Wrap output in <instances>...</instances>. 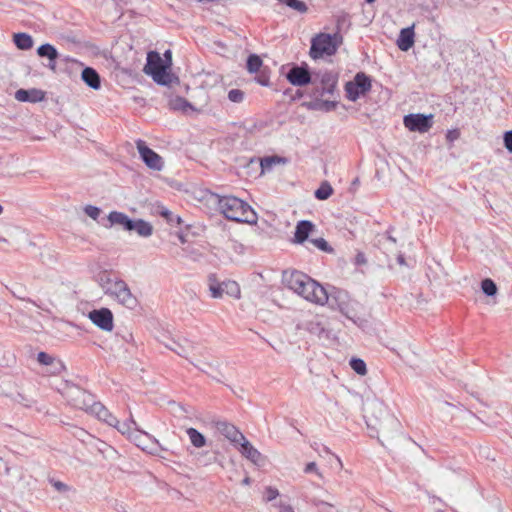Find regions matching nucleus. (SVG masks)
<instances>
[{
    "mask_svg": "<svg viewBox=\"0 0 512 512\" xmlns=\"http://www.w3.org/2000/svg\"><path fill=\"white\" fill-rule=\"evenodd\" d=\"M214 203L218 211L228 220L250 225L257 223V213L247 202L238 197L215 195Z\"/></svg>",
    "mask_w": 512,
    "mask_h": 512,
    "instance_id": "nucleus-1",
    "label": "nucleus"
},
{
    "mask_svg": "<svg viewBox=\"0 0 512 512\" xmlns=\"http://www.w3.org/2000/svg\"><path fill=\"white\" fill-rule=\"evenodd\" d=\"M284 281L289 289L310 302L324 304L328 301L325 289L302 272L285 273Z\"/></svg>",
    "mask_w": 512,
    "mask_h": 512,
    "instance_id": "nucleus-2",
    "label": "nucleus"
},
{
    "mask_svg": "<svg viewBox=\"0 0 512 512\" xmlns=\"http://www.w3.org/2000/svg\"><path fill=\"white\" fill-rule=\"evenodd\" d=\"M98 283L104 294L113 298L119 304L129 309H134L137 306L138 300L131 293L125 281L103 272L98 277Z\"/></svg>",
    "mask_w": 512,
    "mask_h": 512,
    "instance_id": "nucleus-3",
    "label": "nucleus"
},
{
    "mask_svg": "<svg viewBox=\"0 0 512 512\" xmlns=\"http://www.w3.org/2000/svg\"><path fill=\"white\" fill-rule=\"evenodd\" d=\"M143 71L160 85H171L174 81L178 82V78L170 72V66L156 51H150L147 54V63Z\"/></svg>",
    "mask_w": 512,
    "mask_h": 512,
    "instance_id": "nucleus-4",
    "label": "nucleus"
},
{
    "mask_svg": "<svg viewBox=\"0 0 512 512\" xmlns=\"http://www.w3.org/2000/svg\"><path fill=\"white\" fill-rule=\"evenodd\" d=\"M342 44V37L335 34L319 33L311 39L309 55L312 59L332 56Z\"/></svg>",
    "mask_w": 512,
    "mask_h": 512,
    "instance_id": "nucleus-5",
    "label": "nucleus"
},
{
    "mask_svg": "<svg viewBox=\"0 0 512 512\" xmlns=\"http://www.w3.org/2000/svg\"><path fill=\"white\" fill-rule=\"evenodd\" d=\"M189 362L218 382L223 378L221 362L206 350L194 348Z\"/></svg>",
    "mask_w": 512,
    "mask_h": 512,
    "instance_id": "nucleus-6",
    "label": "nucleus"
},
{
    "mask_svg": "<svg viewBox=\"0 0 512 512\" xmlns=\"http://www.w3.org/2000/svg\"><path fill=\"white\" fill-rule=\"evenodd\" d=\"M208 288L212 298L219 299L224 295L240 298V287L237 282L232 280L218 281L215 275H209L208 277Z\"/></svg>",
    "mask_w": 512,
    "mask_h": 512,
    "instance_id": "nucleus-7",
    "label": "nucleus"
},
{
    "mask_svg": "<svg viewBox=\"0 0 512 512\" xmlns=\"http://www.w3.org/2000/svg\"><path fill=\"white\" fill-rule=\"evenodd\" d=\"M66 397L73 407L88 413H92L93 406L98 403L94 401L91 394L76 386H72L68 389Z\"/></svg>",
    "mask_w": 512,
    "mask_h": 512,
    "instance_id": "nucleus-8",
    "label": "nucleus"
},
{
    "mask_svg": "<svg viewBox=\"0 0 512 512\" xmlns=\"http://www.w3.org/2000/svg\"><path fill=\"white\" fill-rule=\"evenodd\" d=\"M371 89V80L363 72H359L353 81L345 85L346 97L350 101H356L360 96L365 95Z\"/></svg>",
    "mask_w": 512,
    "mask_h": 512,
    "instance_id": "nucleus-9",
    "label": "nucleus"
},
{
    "mask_svg": "<svg viewBox=\"0 0 512 512\" xmlns=\"http://www.w3.org/2000/svg\"><path fill=\"white\" fill-rule=\"evenodd\" d=\"M368 427L371 431H375L378 434V439L390 440L400 429V422L394 416H388L379 423L372 424L368 422Z\"/></svg>",
    "mask_w": 512,
    "mask_h": 512,
    "instance_id": "nucleus-10",
    "label": "nucleus"
},
{
    "mask_svg": "<svg viewBox=\"0 0 512 512\" xmlns=\"http://www.w3.org/2000/svg\"><path fill=\"white\" fill-rule=\"evenodd\" d=\"M404 126L411 132L426 133L433 125V115L411 113L403 118Z\"/></svg>",
    "mask_w": 512,
    "mask_h": 512,
    "instance_id": "nucleus-11",
    "label": "nucleus"
},
{
    "mask_svg": "<svg viewBox=\"0 0 512 512\" xmlns=\"http://www.w3.org/2000/svg\"><path fill=\"white\" fill-rule=\"evenodd\" d=\"M137 150L144 163L153 170L160 171L163 167V161L160 155L150 149L143 140L136 142Z\"/></svg>",
    "mask_w": 512,
    "mask_h": 512,
    "instance_id": "nucleus-12",
    "label": "nucleus"
},
{
    "mask_svg": "<svg viewBox=\"0 0 512 512\" xmlns=\"http://www.w3.org/2000/svg\"><path fill=\"white\" fill-rule=\"evenodd\" d=\"M88 318L103 331L110 332L113 330V314L108 308L92 310L89 312Z\"/></svg>",
    "mask_w": 512,
    "mask_h": 512,
    "instance_id": "nucleus-13",
    "label": "nucleus"
},
{
    "mask_svg": "<svg viewBox=\"0 0 512 512\" xmlns=\"http://www.w3.org/2000/svg\"><path fill=\"white\" fill-rule=\"evenodd\" d=\"M239 452L243 457L259 468L264 467L268 462L267 457L256 449L247 439L240 443Z\"/></svg>",
    "mask_w": 512,
    "mask_h": 512,
    "instance_id": "nucleus-14",
    "label": "nucleus"
},
{
    "mask_svg": "<svg viewBox=\"0 0 512 512\" xmlns=\"http://www.w3.org/2000/svg\"><path fill=\"white\" fill-rule=\"evenodd\" d=\"M216 429L234 445H240L246 439L244 434L231 423L219 421L216 423Z\"/></svg>",
    "mask_w": 512,
    "mask_h": 512,
    "instance_id": "nucleus-15",
    "label": "nucleus"
},
{
    "mask_svg": "<svg viewBox=\"0 0 512 512\" xmlns=\"http://www.w3.org/2000/svg\"><path fill=\"white\" fill-rule=\"evenodd\" d=\"M287 79L294 86H305L311 82V75L307 69L295 66L288 72Z\"/></svg>",
    "mask_w": 512,
    "mask_h": 512,
    "instance_id": "nucleus-16",
    "label": "nucleus"
},
{
    "mask_svg": "<svg viewBox=\"0 0 512 512\" xmlns=\"http://www.w3.org/2000/svg\"><path fill=\"white\" fill-rule=\"evenodd\" d=\"M45 98V93L40 89H19L15 92V99L19 102L37 103Z\"/></svg>",
    "mask_w": 512,
    "mask_h": 512,
    "instance_id": "nucleus-17",
    "label": "nucleus"
},
{
    "mask_svg": "<svg viewBox=\"0 0 512 512\" xmlns=\"http://www.w3.org/2000/svg\"><path fill=\"white\" fill-rule=\"evenodd\" d=\"M168 105L170 109L174 111H180L184 114H191L196 111L191 103L180 96H171L168 100Z\"/></svg>",
    "mask_w": 512,
    "mask_h": 512,
    "instance_id": "nucleus-18",
    "label": "nucleus"
},
{
    "mask_svg": "<svg viewBox=\"0 0 512 512\" xmlns=\"http://www.w3.org/2000/svg\"><path fill=\"white\" fill-rule=\"evenodd\" d=\"M414 45V25L403 28L397 40V46L402 51H408Z\"/></svg>",
    "mask_w": 512,
    "mask_h": 512,
    "instance_id": "nucleus-19",
    "label": "nucleus"
},
{
    "mask_svg": "<svg viewBox=\"0 0 512 512\" xmlns=\"http://www.w3.org/2000/svg\"><path fill=\"white\" fill-rule=\"evenodd\" d=\"M107 218L111 226L118 225L126 231H131L133 220L126 214L118 211H112L109 213Z\"/></svg>",
    "mask_w": 512,
    "mask_h": 512,
    "instance_id": "nucleus-20",
    "label": "nucleus"
},
{
    "mask_svg": "<svg viewBox=\"0 0 512 512\" xmlns=\"http://www.w3.org/2000/svg\"><path fill=\"white\" fill-rule=\"evenodd\" d=\"M91 414L96 415L98 419L106 422L112 427H118L119 420L99 402L97 405L93 406V412Z\"/></svg>",
    "mask_w": 512,
    "mask_h": 512,
    "instance_id": "nucleus-21",
    "label": "nucleus"
},
{
    "mask_svg": "<svg viewBox=\"0 0 512 512\" xmlns=\"http://www.w3.org/2000/svg\"><path fill=\"white\" fill-rule=\"evenodd\" d=\"M313 228L314 225L310 221L303 220L298 222L294 234L295 242L301 244L307 240Z\"/></svg>",
    "mask_w": 512,
    "mask_h": 512,
    "instance_id": "nucleus-22",
    "label": "nucleus"
},
{
    "mask_svg": "<svg viewBox=\"0 0 512 512\" xmlns=\"http://www.w3.org/2000/svg\"><path fill=\"white\" fill-rule=\"evenodd\" d=\"M81 78L87 86L94 90H98L101 87L100 76L93 68L86 67L83 69Z\"/></svg>",
    "mask_w": 512,
    "mask_h": 512,
    "instance_id": "nucleus-23",
    "label": "nucleus"
},
{
    "mask_svg": "<svg viewBox=\"0 0 512 512\" xmlns=\"http://www.w3.org/2000/svg\"><path fill=\"white\" fill-rule=\"evenodd\" d=\"M37 360L42 365L52 366L53 369L51 373L53 374L60 373L64 369V365L60 360H56L45 352L38 353Z\"/></svg>",
    "mask_w": 512,
    "mask_h": 512,
    "instance_id": "nucleus-24",
    "label": "nucleus"
},
{
    "mask_svg": "<svg viewBox=\"0 0 512 512\" xmlns=\"http://www.w3.org/2000/svg\"><path fill=\"white\" fill-rule=\"evenodd\" d=\"M131 231H135L141 237H149L153 233V226L142 219L133 220Z\"/></svg>",
    "mask_w": 512,
    "mask_h": 512,
    "instance_id": "nucleus-25",
    "label": "nucleus"
},
{
    "mask_svg": "<svg viewBox=\"0 0 512 512\" xmlns=\"http://www.w3.org/2000/svg\"><path fill=\"white\" fill-rule=\"evenodd\" d=\"M129 439L142 450H152L148 444V441H150L149 435L143 431L135 430L133 434H129Z\"/></svg>",
    "mask_w": 512,
    "mask_h": 512,
    "instance_id": "nucleus-26",
    "label": "nucleus"
},
{
    "mask_svg": "<svg viewBox=\"0 0 512 512\" xmlns=\"http://www.w3.org/2000/svg\"><path fill=\"white\" fill-rule=\"evenodd\" d=\"M167 348L174 351L179 356L184 357L189 360L191 353L195 347L190 344L184 345L179 342L172 341V343L170 345H167Z\"/></svg>",
    "mask_w": 512,
    "mask_h": 512,
    "instance_id": "nucleus-27",
    "label": "nucleus"
},
{
    "mask_svg": "<svg viewBox=\"0 0 512 512\" xmlns=\"http://www.w3.org/2000/svg\"><path fill=\"white\" fill-rule=\"evenodd\" d=\"M186 433L189 437L191 444L195 448H202L206 445L205 436L202 433H200L197 429L190 427L186 430Z\"/></svg>",
    "mask_w": 512,
    "mask_h": 512,
    "instance_id": "nucleus-28",
    "label": "nucleus"
},
{
    "mask_svg": "<svg viewBox=\"0 0 512 512\" xmlns=\"http://www.w3.org/2000/svg\"><path fill=\"white\" fill-rule=\"evenodd\" d=\"M13 40L17 48L21 50H28L33 46V39L26 33H16L13 36Z\"/></svg>",
    "mask_w": 512,
    "mask_h": 512,
    "instance_id": "nucleus-29",
    "label": "nucleus"
},
{
    "mask_svg": "<svg viewBox=\"0 0 512 512\" xmlns=\"http://www.w3.org/2000/svg\"><path fill=\"white\" fill-rule=\"evenodd\" d=\"M37 53L40 57H47L50 61H56L58 58L57 50L48 43L38 47Z\"/></svg>",
    "mask_w": 512,
    "mask_h": 512,
    "instance_id": "nucleus-30",
    "label": "nucleus"
},
{
    "mask_svg": "<svg viewBox=\"0 0 512 512\" xmlns=\"http://www.w3.org/2000/svg\"><path fill=\"white\" fill-rule=\"evenodd\" d=\"M333 194V188L328 181H323L315 191V197L319 200H326Z\"/></svg>",
    "mask_w": 512,
    "mask_h": 512,
    "instance_id": "nucleus-31",
    "label": "nucleus"
},
{
    "mask_svg": "<svg viewBox=\"0 0 512 512\" xmlns=\"http://www.w3.org/2000/svg\"><path fill=\"white\" fill-rule=\"evenodd\" d=\"M136 422L130 418L128 421L118 424V427H115L121 434L126 435L129 438V434H133L136 428Z\"/></svg>",
    "mask_w": 512,
    "mask_h": 512,
    "instance_id": "nucleus-32",
    "label": "nucleus"
},
{
    "mask_svg": "<svg viewBox=\"0 0 512 512\" xmlns=\"http://www.w3.org/2000/svg\"><path fill=\"white\" fill-rule=\"evenodd\" d=\"M339 310L348 319L353 321V323L357 324L358 326L362 325L363 320L360 319L359 317H356V314L353 312L352 309L349 308L348 304H346V303L339 304Z\"/></svg>",
    "mask_w": 512,
    "mask_h": 512,
    "instance_id": "nucleus-33",
    "label": "nucleus"
},
{
    "mask_svg": "<svg viewBox=\"0 0 512 512\" xmlns=\"http://www.w3.org/2000/svg\"><path fill=\"white\" fill-rule=\"evenodd\" d=\"M262 66V60L261 58L256 55V54H252L248 57L247 59V70L250 72V73H256L259 71V69L261 68Z\"/></svg>",
    "mask_w": 512,
    "mask_h": 512,
    "instance_id": "nucleus-34",
    "label": "nucleus"
},
{
    "mask_svg": "<svg viewBox=\"0 0 512 512\" xmlns=\"http://www.w3.org/2000/svg\"><path fill=\"white\" fill-rule=\"evenodd\" d=\"M281 162H284V160L278 156L263 158L260 163L262 172L270 171L274 165Z\"/></svg>",
    "mask_w": 512,
    "mask_h": 512,
    "instance_id": "nucleus-35",
    "label": "nucleus"
},
{
    "mask_svg": "<svg viewBox=\"0 0 512 512\" xmlns=\"http://www.w3.org/2000/svg\"><path fill=\"white\" fill-rule=\"evenodd\" d=\"M351 368L359 375L364 376L367 373L366 363L359 358H353L350 361Z\"/></svg>",
    "mask_w": 512,
    "mask_h": 512,
    "instance_id": "nucleus-36",
    "label": "nucleus"
},
{
    "mask_svg": "<svg viewBox=\"0 0 512 512\" xmlns=\"http://www.w3.org/2000/svg\"><path fill=\"white\" fill-rule=\"evenodd\" d=\"M481 289L487 296H494L497 293L496 284L488 278L482 281Z\"/></svg>",
    "mask_w": 512,
    "mask_h": 512,
    "instance_id": "nucleus-37",
    "label": "nucleus"
},
{
    "mask_svg": "<svg viewBox=\"0 0 512 512\" xmlns=\"http://www.w3.org/2000/svg\"><path fill=\"white\" fill-rule=\"evenodd\" d=\"M283 3L299 13H305L308 10V7L305 4V2L301 0H284Z\"/></svg>",
    "mask_w": 512,
    "mask_h": 512,
    "instance_id": "nucleus-38",
    "label": "nucleus"
},
{
    "mask_svg": "<svg viewBox=\"0 0 512 512\" xmlns=\"http://www.w3.org/2000/svg\"><path fill=\"white\" fill-rule=\"evenodd\" d=\"M304 473H314L319 480H324L323 473L318 468V465L315 462H309L304 467Z\"/></svg>",
    "mask_w": 512,
    "mask_h": 512,
    "instance_id": "nucleus-39",
    "label": "nucleus"
},
{
    "mask_svg": "<svg viewBox=\"0 0 512 512\" xmlns=\"http://www.w3.org/2000/svg\"><path fill=\"white\" fill-rule=\"evenodd\" d=\"M279 490L275 487L268 486L265 488L264 491V501L265 502H272L279 496Z\"/></svg>",
    "mask_w": 512,
    "mask_h": 512,
    "instance_id": "nucleus-40",
    "label": "nucleus"
},
{
    "mask_svg": "<svg viewBox=\"0 0 512 512\" xmlns=\"http://www.w3.org/2000/svg\"><path fill=\"white\" fill-rule=\"evenodd\" d=\"M273 506L278 510V512H296L290 503L282 499L274 503Z\"/></svg>",
    "mask_w": 512,
    "mask_h": 512,
    "instance_id": "nucleus-41",
    "label": "nucleus"
},
{
    "mask_svg": "<svg viewBox=\"0 0 512 512\" xmlns=\"http://www.w3.org/2000/svg\"><path fill=\"white\" fill-rule=\"evenodd\" d=\"M160 215L171 224H173L174 222H176L177 224L181 223V218L179 216H174L173 213L166 208L161 209Z\"/></svg>",
    "mask_w": 512,
    "mask_h": 512,
    "instance_id": "nucleus-42",
    "label": "nucleus"
},
{
    "mask_svg": "<svg viewBox=\"0 0 512 512\" xmlns=\"http://www.w3.org/2000/svg\"><path fill=\"white\" fill-rule=\"evenodd\" d=\"M228 99L231 102L240 103L244 99V93L239 89H232L228 92Z\"/></svg>",
    "mask_w": 512,
    "mask_h": 512,
    "instance_id": "nucleus-43",
    "label": "nucleus"
},
{
    "mask_svg": "<svg viewBox=\"0 0 512 512\" xmlns=\"http://www.w3.org/2000/svg\"><path fill=\"white\" fill-rule=\"evenodd\" d=\"M84 212L86 213V215H88L93 220H97L98 217L100 216L101 210L96 206L87 205L84 208Z\"/></svg>",
    "mask_w": 512,
    "mask_h": 512,
    "instance_id": "nucleus-44",
    "label": "nucleus"
},
{
    "mask_svg": "<svg viewBox=\"0 0 512 512\" xmlns=\"http://www.w3.org/2000/svg\"><path fill=\"white\" fill-rule=\"evenodd\" d=\"M322 83L325 85L323 87V90H326L327 92H332V89L335 85V80L332 79V76L330 74H325L323 76Z\"/></svg>",
    "mask_w": 512,
    "mask_h": 512,
    "instance_id": "nucleus-45",
    "label": "nucleus"
},
{
    "mask_svg": "<svg viewBox=\"0 0 512 512\" xmlns=\"http://www.w3.org/2000/svg\"><path fill=\"white\" fill-rule=\"evenodd\" d=\"M311 242L313 243V245L315 247H317L318 249H320L322 251H328L329 250L328 243L323 238L313 239Z\"/></svg>",
    "mask_w": 512,
    "mask_h": 512,
    "instance_id": "nucleus-46",
    "label": "nucleus"
},
{
    "mask_svg": "<svg viewBox=\"0 0 512 512\" xmlns=\"http://www.w3.org/2000/svg\"><path fill=\"white\" fill-rule=\"evenodd\" d=\"M503 140L505 148L512 153V130L505 132Z\"/></svg>",
    "mask_w": 512,
    "mask_h": 512,
    "instance_id": "nucleus-47",
    "label": "nucleus"
},
{
    "mask_svg": "<svg viewBox=\"0 0 512 512\" xmlns=\"http://www.w3.org/2000/svg\"><path fill=\"white\" fill-rule=\"evenodd\" d=\"M459 136H460L459 131L455 129V130H449L447 135H446V138H447L448 141L453 142L456 139H458Z\"/></svg>",
    "mask_w": 512,
    "mask_h": 512,
    "instance_id": "nucleus-48",
    "label": "nucleus"
},
{
    "mask_svg": "<svg viewBox=\"0 0 512 512\" xmlns=\"http://www.w3.org/2000/svg\"><path fill=\"white\" fill-rule=\"evenodd\" d=\"M52 484H53L54 488L59 492H65L68 490L67 485L60 481H53Z\"/></svg>",
    "mask_w": 512,
    "mask_h": 512,
    "instance_id": "nucleus-49",
    "label": "nucleus"
},
{
    "mask_svg": "<svg viewBox=\"0 0 512 512\" xmlns=\"http://www.w3.org/2000/svg\"><path fill=\"white\" fill-rule=\"evenodd\" d=\"M366 257L362 252L357 253L355 257V263L356 265H364L366 264Z\"/></svg>",
    "mask_w": 512,
    "mask_h": 512,
    "instance_id": "nucleus-50",
    "label": "nucleus"
},
{
    "mask_svg": "<svg viewBox=\"0 0 512 512\" xmlns=\"http://www.w3.org/2000/svg\"><path fill=\"white\" fill-rule=\"evenodd\" d=\"M14 400L16 402H19V403H22L24 404L25 406H29L30 405V400H28L24 395L22 394H17V396L14 398Z\"/></svg>",
    "mask_w": 512,
    "mask_h": 512,
    "instance_id": "nucleus-51",
    "label": "nucleus"
},
{
    "mask_svg": "<svg viewBox=\"0 0 512 512\" xmlns=\"http://www.w3.org/2000/svg\"><path fill=\"white\" fill-rule=\"evenodd\" d=\"M439 502H440V499H438L436 497H433L431 499V504L433 505L435 512H446L445 510H441L436 507Z\"/></svg>",
    "mask_w": 512,
    "mask_h": 512,
    "instance_id": "nucleus-52",
    "label": "nucleus"
},
{
    "mask_svg": "<svg viewBox=\"0 0 512 512\" xmlns=\"http://www.w3.org/2000/svg\"><path fill=\"white\" fill-rule=\"evenodd\" d=\"M164 56L166 58V63L171 66V61H172V58H171V52L170 50H167L165 53H164Z\"/></svg>",
    "mask_w": 512,
    "mask_h": 512,
    "instance_id": "nucleus-53",
    "label": "nucleus"
},
{
    "mask_svg": "<svg viewBox=\"0 0 512 512\" xmlns=\"http://www.w3.org/2000/svg\"><path fill=\"white\" fill-rule=\"evenodd\" d=\"M331 509H333L332 505L322 503V507H321L322 512H330Z\"/></svg>",
    "mask_w": 512,
    "mask_h": 512,
    "instance_id": "nucleus-54",
    "label": "nucleus"
},
{
    "mask_svg": "<svg viewBox=\"0 0 512 512\" xmlns=\"http://www.w3.org/2000/svg\"><path fill=\"white\" fill-rule=\"evenodd\" d=\"M397 262H398L400 265H404V264H405V260H404L403 255H399V256L397 257Z\"/></svg>",
    "mask_w": 512,
    "mask_h": 512,
    "instance_id": "nucleus-55",
    "label": "nucleus"
},
{
    "mask_svg": "<svg viewBox=\"0 0 512 512\" xmlns=\"http://www.w3.org/2000/svg\"><path fill=\"white\" fill-rule=\"evenodd\" d=\"M48 67H49L51 70L55 71V69H56V61H50V63H49V65H48Z\"/></svg>",
    "mask_w": 512,
    "mask_h": 512,
    "instance_id": "nucleus-56",
    "label": "nucleus"
},
{
    "mask_svg": "<svg viewBox=\"0 0 512 512\" xmlns=\"http://www.w3.org/2000/svg\"><path fill=\"white\" fill-rule=\"evenodd\" d=\"M250 482H251L250 478H249V477H245V478L243 479V481H242V484H243V485H249V484H250Z\"/></svg>",
    "mask_w": 512,
    "mask_h": 512,
    "instance_id": "nucleus-57",
    "label": "nucleus"
},
{
    "mask_svg": "<svg viewBox=\"0 0 512 512\" xmlns=\"http://www.w3.org/2000/svg\"><path fill=\"white\" fill-rule=\"evenodd\" d=\"M0 242H5V243H6V242H7V239H5L4 237H1V236H0Z\"/></svg>",
    "mask_w": 512,
    "mask_h": 512,
    "instance_id": "nucleus-58",
    "label": "nucleus"
},
{
    "mask_svg": "<svg viewBox=\"0 0 512 512\" xmlns=\"http://www.w3.org/2000/svg\"><path fill=\"white\" fill-rule=\"evenodd\" d=\"M3 213V207L2 205L0 204V215Z\"/></svg>",
    "mask_w": 512,
    "mask_h": 512,
    "instance_id": "nucleus-59",
    "label": "nucleus"
},
{
    "mask_svg": "<svg viewBox=\"0 0 512 512\" xmlns=\"http://www.w3.org/2000/svg\"><path fill=\"white\" fill-rule=\"evenodd\" d=\"M357 183H358V179H355V180L353 181V184H354V185H357Z\"/></svg>",
    "mask_w": 512,
    "mask_h": 512,
    "instance_id": "nucleus-60",
    "label": "nucleus"
},
{
    "mask_svg": "<svg viewBox=\"0 0 512 512\" xmlns=\"http://www.w3.org/2000/svg\"><path fill=\"white\" fill-rule=\"evenodd\" d=\"M367 3H372L374 2L375 0H365Z\"/></svg>",
    "mask_w": 512,
    "mask_h": 512,
    "instance_id": "nucleus-61",
    "label": "nucleus"
},
{
    "mask_svg": "<svg viewBox=\"0 0 512 512\" xmlns=\"http://www.w3.org/2000/svg\"><path fill=\"white\" fill-rule=\"evenodd\" d=\"M192 254H194L195 256H197L198 254H196L195 252H192ZM194 260H197V257H194Z\"/></svg>",
    "mask_w": 512,
    "mask_h": 512,
    "instance_id": "nucleus-62",
    "label": "nucleus"
},
{
    "mask_svg": "<svg viewBox=\"0 0 512 512\" xmlns=\"http://www.w3.org/2000/svg\"><path fill=\"white\" fill-rule=\"evenodd\" d=\"M179 238H180V240H181L182 242H184V238H183V236H180Z\"/></svg>",
    "mask_w": 512,
    "mask_h": 512,
    "instance_id": "nucleus-63",
    "label": "nucleus"
},
{
    "mask_svg": "<svg viewBox=\"0 0 512 512\" xmlns=\"http://www.w3.org/2000/svg\"><path fill=\"white\" fill-rule=\"evenodd\" d=\"M281 3H283L284 0H279Z\"/></svg>",
    "mask_w": 512,
    "mask_h": 512,
    "instance_id": "nucleus-64",
    "label": "nucleus"
}]
</instances>
